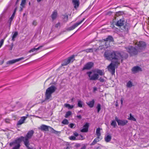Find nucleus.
Wrapping results in <instances>:
<instances>
[{
  "label": "nucleus",
  "mask_w": 149,
  "mask_h": 149,
  "mask_svg": "<svg viewBox=\"0 0 149 149\" xmlns=\"http://www.w3.org/2000/svg\"><path fill=\"white\" fill-rule=\"evenodd\" d=\"M104 56L108 60H111V63L108 66L109 71L112 74L115 72V67L120 63V61L122 62L123 60L126 59L128 56V54L123 52H113L110 53L109 51H106Z\"/></svg>",
  "instance_id": "1"
},
{
  "label": "nucleus",
  "mask_w": 149,
  "mask_h": 149,
  "mask_svg": "<svg viewBox=\"0 0 149 149\" xmlns=\"http://www.w3.org/2000/svg\"><path fill=\"white\" fill-rule=\"evenodd\" d=\"M34 133V131L32 130L29 131L25 136H21L10 143V146H13L12 149H19L21 146L20 144L22 141L28 149H33V147L30 146L29 140L32 137Z\"/></svg>",
  "instance_id": "2"
},
{
  "label": "nucleus",
  "mask_w": 149,
  "mask_h": 149,
  "mask_svg": "<svg viewBox=\"0 0 149 149\" xmlns=\"http://www.w3.org/2000/svg\"><path fill=\"white\" fill-rule=\"evenodd\" d=\"M136 44L137 45L136 47L137 49L132 46L126 48L127 51L132 55L137 54L138 52H140L145 49L146 46L145 42L143 41L137 42Z\"/></svg>",
  "instance_id": "3"
},
{
  "label": "nucleus",
  "mask_w": 149,
  "mask_h": 149,
  "mask_svg": "<svg viewBox=\"0 0 149 149\" xmlns=\"http://www.w3.org/2000/svg\"><path fill=\"white\" fill-rule=\"evenodd\" d=\"M56 89V87L52 85L48 88L46 90L45 94V101L49 102L52 100V94Z\"/></svg>",
  "instance_id": "4"
},
{
  "label": "nucleus",
  "mask_w": 149,
  "mask_h": 149,
  "mask_svg": "<svg viewBox=\"0 0 149 149\" xmlns=\"http://www.w3.org/2000/svg\"><path fill=\"white\" fill-rule=\"evenodd\" d=\"M86 74L88 75L89 79L91 80H96L98 79L99 75L95 71L87 72Z\"/></svg>",
  "instance_id": "5"
},
{
  "label": "nucleus",
  "mask_w": 149,
  "mask_h": 149,
  "mask_svg": "<svg viewBox=\"0 0 149 149\" xmlns=\"http://www.w3.org/2000/svg\"><path fill=\"white\" fill-rule=\"evenodd\" d=\"M125 22L123 19H121L117 21L116 25L118 26H123V30H127L128 28L126 25V26L124 25Z\"/></svg>",
  "instance_id": "6"
},
{
  "label": "nucleus",
  "mask_w": 149,
  "mask_h": 149,
  "mask_svg": "<svg viewBox=\"0 0 149 149\" xmlns=\"http://www.w3.org/2000/svg\"><path fill=\"white\" fill-rule=\"evenodd\" d=\"M74 56L72 55L71 56L68 58L67 59L64 60L61 65L62 66H65L67 65L70 62H73L74 59Z\"/></svg>",
  "instance_id": "7"
},
{
  "label": "nucleus",
  "mask_w": 149,
  "mask_h": 149,
  "mask_svg": "<svg viewBox=\"0 0 149 149\" xmlns=\"http://www.w3.org/2000/svg\"><path fill=\"white\" fill-rule=\"evenodd\" d=\"M94 63L92 62H88L86 63L84 66L83 68V70H89L91 68L93 67Z\"/></svg>",
  "instance_id": "8"
},
{
  "label": "nucleus",
  "mask_w": 149,
  "mask_h": 149,
  "mask_svg": "<svg viewBox=\"0 0 149 149\" xmlns=\"http://www.w3.org/2000/svg\"><path fill=\"white\" fill-rule=\"evenodd\" d=\"M85 18H84L81 21L77 23L74 24V25L72 26H71L70 27L68 28V30L70 31L74 29L77 26L79 25L84 20Z\"/></svg>",
  "instance_id": "9"
},
{
  "label": "nucleus",
  "mask_w": 149,
  "mask_h": 149,
  "mask_svg": "<svg viewBox=\"0 0 149 149\" xmlns=\"http://www.w3.org/2000/svg\"><path fill=\"white\" fill-rule=\"evenodd\" d=\"M103 40H104V41L105 42L106 45H109V42H113V37L110 36H109L106 39H104Z\"/></svg>",
  "instance_id": "10"
},
{
  "label": "nucleus",
  "mask_w": 149,
  "mask_h": 149,
  "mask_svg": "<svg viewBox=\"0 0 149 149\" xmlns=\"http://www.w3.org/2000/svg\"><path fill=\"white\" fill-rule=\"evenodd\" d=\"M24 58V57H22L21 58H17L15 59H14L11 60H10L8 61L7 63V64H12L16 63V62H18L20 61V60H22Z\"/></svg>",
  "instance_id": "11"
},
{
  "label": "nucleus",
  "mask_w": 149,
  "mask_h": 149,
  "mask_svg": "<svg viewBox=\"0 0 149 149\" xmlns=\"http://www.w3.org/2000/svg\"><path fill=\"white\" fill-rule=\"evenodd\" d=\"M89 126V124L88 123H86L83 126V129L80 130V131L82 132H87L88 131Z\"/></svg>",
  "instance_id": "12"
},
{
  "label": "nucleus",
  "mask_w": 149,
  "mask_h": 149,
  "mask_svg": "<svg viewBox=\"0 0 149 149\" xmlns=\"http://www.w3.org/2000/svg\"><path fill=\"white\" fill-rule=\"evenodd\" d=\"M49 128L50 129L51 128V127L49 126L43 125L40 126V127H39V129H40L42 131H48Z\"/></svg>",
  "instance_id": "13"
},
{
  "label": "nucleus",
  "mask_w": 149,
  "mask_h": 149,
  "mask_svg": "<svg viewBox=\"0 0 149 149\" xmlns=\"http://www.w3.org/2000/svg\"><path fill=\"white\" fill-rule=\"evenodd\" d=\"M102 139V138H101V137L97 136V137L94 139L93 142L90 145L91 146L94 145L96 144L97 142L100 141Z\"/></svg>",
  "instance_id": "14"
},
{
  "label": "nucleus",
  "mask_w": 149,
  "mask_h": 149,
  "mask_svg": "<svg viewBox=\"0 0 149 149\" xmlns=\"http://www.w3.org/2000/svg\"><path fill=\"white\" fill-rule=\"evenodd\" d=\"M27 118V116H23L22 117L20 120L18 121L17 125H19L22 124L24 123V121Z\"/></svg>",
  "instance_id": "15"
},
{
  "label": "nucleus",
  "mask_w": 149,
  "mask_h": 149,
  "mask_svg": "<svg viewBox=\"0 0 149 149\" xmlns=\"http://www.w3.org/2000/svg\"><path fill=\"white\" fill-rule=\"evenodd\" d=\"M72 3L75 8H77L79 7V0H72Z\"/></svg>",
  "instance_id": "16"
},
{
  "label": "nucleus",
  "mask_w": 149,
  "mask_h": 149,
  "mask_svg": "<svg viewBox=\"0 0 149 149\" xmlns=\"http://www.w3.org/2000/svg\"><path fill=\"white\" fill-rule=\"evenodd\" d=\"M132 71L134 73H136L139 71H141V70L140 67L136 66L134 67L132 69Z\"/></svg>",
  "instance_id": "17"
},
{
  "label": "nucleus",
  "mask_w": 149,
  "mask_h": 149,
  "mask_svg": "<svg viewBox=\"0 0 149 149\" xmlns=\"http://www.w3.org/2000/svg\"><path fill=\"white\" fill-rule=\"evenodd\" d=\"M127 121L126 120H120L118 122V124L119 125L124 126L127 123Z\"/></svg>",
  "instance_id": "18"
},
{
  "label": "nucleus",
  "mask_w": 149,
  "mask_h": 149,
  "mask_svg": "<svg viewBox=\"0 0 149 149\" xmlns=\"http://www.w3.org/2000/svg\"><path fill=\"white\" fill-rule=\"evenodd\" d=\"M111 135H107L104 137L105 141L107 142H109L111 141Z\"/></svg>",
  "instance_id": "19"
},
{
  "label": "nucleus",
  "mask_w": 149,
  "mask_h": 149,
  "mask_svg": "<svg viewBox=\"0 0 149 149\" xmlns=\"http://www.w3.org/2000/svg\"><path fill=\"white\" fill-rule=\"evenodd\" d=\"M95 101L94 100H92L88 102L87 103V104L91 108H92L93 107Z\"/></svg>",
  "instance_id": "20"
},
{
  "label": "nucleus",
  "mask_w": 149,
  "mask_h": 149,
  "mask_svg": "<svg viewBox=\"0 0 149 149\" xmlns=\"http://www.w3.org/2000/svg\"><path fill=\"white\" fill-rule=\"evenodd\" d=\"M57 13L56 11H54L53 12L51 16L53 20L56 18L57 17Z\"/></svg>",
  "instance_id": "21"
},
{
  "label": "nucleus",
  "mask_w": 149,
  "mask_h": 149,
  "mask_svg": "<svg viewBox=\"0 0 149 149\" xmlns=\"http://www.w3.org/2000/svg\"><path fill=\"white\" fill-rule=\"evenodd\" d=\"M42 47H43V46H39L37 48H33V49H31V50H30L29 51V53H31V52H34L35 51H36L40 49Z\"/></svg>",
  "instance_id": "22"
},
{
  "label": "nucleus",
  "mask_w": 149,
  "mask_h": 149,
  "mask_svg": "<svg viewBox=\"0 0 149 149\" xmlns=\"http://www.w3.org/2000/svg\"><path fill=\"white\" fill-rule=\"evenodd\" d=\"M100 130L101 129L100 127H99L96 129V133L97 136L101 137V133H100Z\"/></svg>",
  "instance_id": "23"
},
{
  "label": "nucleus",
  "mask_w": 149,
  "mask_h": 149,
  "mask_svg": "<svg viewBox=\"0 0 149 149\" xmlns=\"http://www.w3.org/2000/svg\"><path fill=\"white\" fill-rule=\"evenodd\" d=\"M64 105L65 107L68 108L69 109H72L74 107L73 105H71L68 104H65Z\"/></svg>",
  "instance_id": "24"
},
{
  "label": "nucleus",
  "mask_w": 149,
  "mask_h": 149,
  "mask_svg": "<svg viewBox=\"0 0 149 149\" xmlns=\"http://www.w3.org/2000/svg\"><path fill=\"white\" fill-rule=\"evenodd\" d=\"M96 73L102 76L104 75V73L102 70H97L95 71Z\"/></svg>",
  "instance_id": "25"
},
{
  "label": "nucleus",
  "mask_w": 149,
  "mask_h": 149,
  "mask_svg": "<svg viewBox=\"0 0 149 149\" xmlns=\"http://www.w3.org/2000/svg\"><path fill=\"white\" fill-rule=\"evenodd\" d=\"M15 11H16V10L15 9L14 10V11L13 13L12 14V16L9 19V21L10 22V24H9L10 26L11 25V22L12 21V20H13V18L14 17V16L15 15Z\"/></svg>",
  "instance_id": "26"
},
{
  "label": "nucleus",
  "mask_w": 149,
  "mask_h": 149,
  "mask_svg": "<svg viewBox=\"0 0 149 149\" xmlns=\"http://www.w3.org/2000/svg\"><path fill=\"white\" fill-rule=\"evenodd\" d=\"M18 35V32L17 31L15 32L12 37V40L13 41L15 40V38Z\"/></svg>",
  "instance_id": "27"
},
{
  "label": "nucleus",
  "mask_w": 149,
  "mask_h": 149,
  "mask_svg": "<svg viewBox=\"0 0 149 149\" xmlns=\"http://www.w3.org/2000/svg\"><path fill=\"white\" fill-rule=\"evenodd\" d=\"M133 86V84L130 81H129L127 84V86L128 88H131Z\"/></svg>",
  "instance_id": "28"
},
{
  "label": "nucleus",
  "mask_w": 149,
  "mask_h": 149,
  "mask_svg": "<svg viewBox=\"0 0 149 149\" xmlns=\"http://www.w3.org/2000/svg\"><path fill=\"white\" fill-rule=\"evenodd\" d=\"M128 119L130 120H132L134 121H136V119L132 116L131 113H130V117L128 118Z\"/></svg>",
  "instance_id": "29"
},
{
  "label": "nucleus",
  "mask_w": 149,
  "mask_h": 149,
  "mask_svg": "<svg viewBox=\"0 0 149 149\" xmlns=\"http://www.w3.org/2000/svg\"><path fill=\"white\" fill-rule=\"evenodd\" d=\"M83 51H85L87 53L92 52H93V49L92 48L84 50Z\"/></svg>",
  "instance_id": "30"
},
{
  "label": "nucleus",
  "mask_w": 149,
  "mask_h": 149,
  "mask_svg": "<svg viewBox=\"0 0 149 149\" xmlns=\"http://www.w3.org/2000/svg\"><path fill=\"white\" fill-rule=\"evenodd\" d=\"M111 126H113L114 127H115L116 125V121L114 120L112 121L111 123Z\"/></svg>",
  "instance_id": "31"
},
{
  "label": "nucleus",
  "mask_w": 149,
  "mask_h": 149,
  "mask_svg": "<svg viewBox=\"0 0 149 149\" xmlns=\"http://www.w3.org/2000/svg\"><path fill=\"white\" fill-rule=\"evenodd\" d=\"M96 108L97 110V112L99 113L101 110V105L100 104H98L96 107Z\"/></svg>",
  "instance_id": "32"
},
{
  "label": "nucleus",
  "mask_w": 149,
  "mask_h": 149,
  "mask_svg": "<svg viewBox=\"0 0 149 149\" xmlns=\"http://www.w3.org/2000/svg\"><path fill=\"white\" fill-rule=\"evenodd\" d=\"M82 103L83 102L80 100L78 101V106L80 107H82Z\"/></svg>",
  "instance_id": "33"
},
{
  "label": "nucleus",
  "mask_w": 149,
  "mask_h": 149,
  "mask_svg": "<svg viewBox=\"0 0 149 149\" xmlns=\"http://www.w3.org/2000/svg\"><path fill=\"white\" fill-rule=\"evenodd\" d=\"M72 114V112L71 111H69L66 112L65 115V117L66 118H67L69 116H70Z\"/></svg>",
  "instance_id": "34"
},
{
  "label": "nucleus",
  "mask_w": 149,
  "mask_h": 149,
  "mask_svg": "<svg viewBox=\"0 0 149 149\" xmlns=\"http://www.w3.org/2000/svg\"><path fill=\"white\" fill-rule=\"evenodd\" d=\"M62 123L64 124L67 125L68 124L69 122L67 119H65L63 120Z\"/></svg>",
  "instance_id": "35"
},
{
  "label": "nucleus",
  "mask_w": 149,
  "mask_h": 149,
  "mask_svg": "<svg viewBox=\"0 0 149 149\" xmlns=\"http://www.w3.org/2000/svg\"><path fill=\"white\" fill-rule=\"evenodd\" d=\"M7 36V35H6V37L4 38L3 39L1 40L0 41V48L1 47L2 45H3L4 41V40L6 38Z\"/></svg>",
  "instance_id": "36"
},
{
  "label": "nucleus",
  "mask_w": 149,
  "mask_h": 149,
  "mask_svg": "<svg viewBox=\"0 0 149 149\" xmlns=\"http://www.w3.org/2000/svg\"><path fill=\"white\" fill-rule=\"evenodd\" d=\"M26 3V0H22L21 3L20 4L21 6H24Z\"/></svg>",
  "instance_id": "37"
},
{
  "label": "nucleus",
  "mask_w": 149,
  "mask_h": 149,
  "mask_svg": "<svg viewBox=\"0 0 149 149\" xmlns=\"http://www.w3.org/2000/svg\"><path fill=\"white\" fill-rule=\"evenodd\" d=\"M62 17L63 19H65V20L67 21L68 20V16L67 15H63Z\"/></svg>",
  "instance_id": "38"
},
{
  "label": "nucleus",
  "mask_w": 149,
  "mask_h": 149,
  "mask_svg": "<svg viewBox=\"0 0 149 149\" xmlns=\"http://www.w3.org/2000/svg\"><path fill=\"white\" fill-rule=\"evenodd\" d=\"M69 139L71 140H74L76 139V137L74 136H71L69 137Z\"/></svg>",
  "instance_id": "39"
},
{
  "label": "nucleus",
  "mask_w": 149,
  "mask_h": 149,
  "mask_svg": "<svg viewBox=\"0 0 149 149\" xmlns=\"http://www.w3.org/2000/svg\"><path fill=\"white\" fill-rule=\"evenodd\" d=\"M51 130H52V132L55 134H57L58 133V132L56 131L55 130H54L51 127V128H50Z\"/></svg>",
  "instance_id": "40"
},
{
  "label": "nucleus",
  "mask_w": 149,
  "mask_h": 149,
  "mask_svg": "<svg viewBox=\"0 0 149 149\" xmlns=\"http://www.w3.org/2000/svg\"><path fill=\"white\" fill-rule=\"evenodd\" d=\"M74 124L73 123H70L69 125V126L71 128H74L75 127H74Z\"/></svg>",
  "instance_id": "41"
},
{
  "label": "nucleus",
  "mask_w": 149,
  "mask_h": 149,
  "mask_svg": "<svg viewBox=\"0 0 149 149\" xmlns=\"http://www.w3.org/2000/svg\"><path fill=\"white\" fill-rule=\"evenodd\" d=\"M60 26V23L58 22L55 25V27L58 28L59 26Z\"/></svg>",
  "instance_id": "42"
},
{
  "label": "nucleus",
  "mask_w": 149,
  "mask_h": 149,
  "mask_svg": "<svg viewBox=\"0 0 149 149\" xmlns=\"http://www.w3.org/2000/svg\"><path fill=\"white\" fill-rule=\"evenodd\" d=\"M32 24L34 26H36L37 25V22L36 21L34 20L32 22Z\"/></svg>",
  "instance_id": "43"
},
{
  "label": "nucleus",
  "mask_w": 149,
  "mask_h": 149,
  "mask_svg": "<svg viewBox=\"0 0 149 149\" xmlns=\"http://www.w3.org/2000/svg\"><path fill=\"white\" fill-rule=\"evenodd\" d=\"M5 121L7 123H9L10 122V120L8 119H6L5 120Z\"/></svg>",
  "instance_id": "44"
},
{
  "label": "nucleus",
  "mask_w": 149,
  "mask_h": 149,
  "mask_svg": "<svg viewBox=\"0 0 149 149\" xmlns=\"http://www.w3.org/2000/svg\"><path fill=\"white\" fill-rule=\"evenodd\" d=\"M100 146H99L97 147L96 148V149H101V147L102 146L100 145L99 144Z\"/></svg>",
  "instance_id": "45"
},
{
  "label": "nucleus",
  "mask_w": 149,
  "mask_h": 149,
  "mask_svg": "<svg viewBox=\"0 0 149 149\" xmlns=\"http://www.w3.org/2000/svg\"><path fill=\"white\" fill-rule=\"evenodd\" d=\"M74 134L75 136H77L79 135V134L77 132H74Z\"/></svg>",
  "instance_id": "46"
},
{
  "label": "nucleus",
  "mask_w": 149,
  "mask_h": 149,
  "mask_svg": "<svg viewBox=\"0 0 149 149\" xmlns=\"http://www.w3.org/2000/svg\"><path fill=\"white\" fill-rule=\"evenodd\" d=\"M124 100V98H122L121 99L120 101H121V105L122 106L123 105V102Z\"/></svg>",
  "instance_id": "47"
},
{
  "label": "nucleus",
  "mask_w": 149,
  "mask_h": 149,
  "mask_svg": "<svg viewBox=\"0 0 149 149\" xmlns=\"http://www.w3.org/2000/svg\"><path fill=\"white\" fill-rule=\"evenodd\" d=\"M115 119L116 120L117 122L118 123V122H119V121L120 120H119L118 119V118L116 117L115 118Z\"/></svg>",
  "instance_id": "48"
},
{
  "label": "nucleus",
  "mask_w": 149,
  "mask_h": 149,
  "mask_svg": "<svg viewBox=\"0 0 149 149\" xmlns=\"http://www.w3.org/2000/svg\"><path fill=\"white\" fill-rule=\"evenodd\" d=\"M77 117L79 119H81V115H77Z\"/></svg>",
  "instance_id": "49"
},
{
  "label": "nucleus",
  "mask_w": 149,
  "mask_h": 149,
  "mask_svg": "<svg viewBox=\"0 0 149 149\" xmlns=\"http://www.w3.org/2000/svg\"><path fill=\"white\" fill-rule=\"evenodd\" d=\"M24 6H21V7H20V11H21L22 10L23 8L24 7Z\"/></svg>",
  "instance_id": "50"
},
{
  "label": "nucleus",
  "mask_w": 149,
  "mask_h": 149,
  "mask_svg": "<svg viewBox=\"0 0 149 149\" xmlns=\"http://www.w3.org/2000/svg\"><path fill=\"white\" fill-rule=\"evenodd\" d=\"M100 81L101 82H103L104 81V79H102V78H100L99 79Z\"/></svg>",
  "instance_id": "51"
},
{
  "label": "nucleus",
  "mask_w": 149,
  "mask_h": 149,
  "mask_svg": "<svg viewBox=\"0 0 149 149\" xmlns=\"http://www.w3.org/2000/svg\"><path fill=\"white\" fill-rule=\"evenodd\" d=\"M86 146H82L80 149H86Z\"/></svg>",
  "instance_id": "52"
},
{
  "label": "nucleus",
  "mask_w": 149,
  "mask_h": 149,
  "mask_svg": "<svg viewBox=\"0 0 149 149\" xmlns=\"http://www.w3.org/2000/svg\"><path fill=\"white\" fill-rule=\"evenodd\" d=\"M97 90V88L96 87L93 88V91L95 92Z\"/></svg>",
  "instance_id": "53"
},
{
  "label": "nucleus",
  "mask_w": 149,
  "mask_h": 149,
  "mask_svg": "<svg viewBox=\"0 0 149 149\" xmlns=\"http://www.w3.org/2000/svg\"><path fill=\"white\" fill-rule=\"evenodd\" d=\"M11 47H13V43H11Z\"/></svg>",
  "instance_id": "54"
},
{
  "label": "nucleus",
  "mask_w": 149,
  "mask_h": 149,
  "mask_svg": "<svg viewBox=\"0 0 149 149\" xmlns=\"http://www.w3.org/2000/svg\"><path fill=\"white\" fill-rule=\"evenodd\" d=\"M13 47L11 46L10 47V50H12L13 49Z\"/></svg>",
  "instance_id": "55"
},
{
  "label": "nucleus",
  "mask_w": 149,
  "mask_h": 149,
  "mask_svg": "<svg viewBox=\"0 0 149 149\" xmlns=\"http://www.w3.org/2000/svg\"><path fill=\"white\" fill-rule=\"evenodd\" d=\"M73 98H72V99H71V101H72H72H73Z\"/></svg>",
  "instance_id": "56"
},
{
  "label": "nucleus",
  "mask_w": 149,
  "mask_h": 149,
  "mask_svg": "<svg viewBox=\"0 0 149 149\" xmlns=\"http://www.w3.org/2000/svg\"><path fill=\"white\" fill-rule=\"evenodd\" d=\"M66 149H69V147H67L66 148Z\"/></svg>",
  "instance_id": "57"
},
{
  "label": "nucleus",
  "mask_w": 149,
  "mask_h": 149,
  "mask_svg": "<svg viewBox=\"0 0 149 149\" xmlns=\"http://www.w3.org/2000/svg\"><path fill=\"white\" fill-rule=\"evenodd\" d=\"M80 136H81V137H83V136H82V135H80Z\"/></svg>",
  "instance_id": "58"
},
{
  "label": "nucleus",
  "mask_w": 149,
  "mask_h": 149,
  "mask_svg": "<svg viewBox=\"0 0 149 149\" xmlns=\"http://www.w3.org/2000/svg\"><path fill=\"white\" fill-rule=\"evenodd\" d=\"M19 0H17V2H18V1H19Z\"/></svg>",
  "instance_id": "59"
},
{
  "label": "nucleus",
  "mask_w": 149,
  "mask_h": 149,
  "mask_svg": "<svg viewBox=\"0 0 149 149\" xmlns=\"http://www.w3.org/2000/svg\"><path fill=\"white\" fill-rule=\"evenodd\" d=\"M29 5H30V2H29Z\"/></svg>",
  "instance_id": "60"
},
{
  "label": "nucleus",
  "mask_w": 149,
  "mask_h": 149,
  "mask_svg": "<svg viewBox=\"0 0 149 149\" xmlns=\"http://www.w3.org/2000/svg\"><path fill=\"white\" fill-rule=\"evenodd\" d=\"M116 106H117L118 105L117 104H116Z\"/></svg>",
  "instance_id": "61"
}]
</instances>
